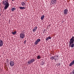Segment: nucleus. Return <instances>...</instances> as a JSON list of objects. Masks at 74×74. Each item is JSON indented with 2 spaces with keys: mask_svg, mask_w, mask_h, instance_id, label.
<instances>
[{
  "mask_svg": "<svg viewBox=\"0 0 74 74\" xmlns=\"http://www.w3.org/2000/svg\"><path fill=\"white\" fill-rule=\"evenodd\" d=\"M74 37L72 36L69 41V46L71 48H73L74 47Z\"/></svg>",
  "mask_w": 74,
  "mask_h": 74,
  "instance_id": "f257e3e1",
  "label": "nucleus"
},
{
  "mask_svg": "<svg viewBox=\"0 0 74 74\" xmlns=\"http://www.w3.org/2000/svg\"><path fill=\"white\" fill-rule=\"evenodd\" d=\"M3 5H5V6L4 7V10H6L7 8L8 7H9V5H10V4H9V3L7 1H3Z\"/></svg>",
  "mask_w": 74,
  "mask_h": 74,
  "instance_id": "f03ea898",
  "label": "nucleus"
},
{
  "mask_svg": "<svg viewBox=\"0 0 74 74\" xmlns=\"http://www.w3.org/2000/svg\"><path fill=\"white\" fill-rule=\"evenodd\" d=\"M34 61H35V59L33 58L31 60L28 61V63L29 64H32V63H33Z\"/></svg>",
  "mask_w": 74,
  "mask_h": 74,
  "instance_id": "7ed1b4c3",
  "label": "nucleus"
},
{
  "mask_svg": "<svg viewBox=\"0 0 74 74\" xmlns=\"http://www.w3.org/2000/svg\"><path fill=\"white\" fill-rule=\"evenodd\" d=\"M56 3V0H51V5H52V4L54 5Z\"/></svg>",
  "mask_w": 74,
  "mask_h": 74,
  "instance_id": "20e7f679",
  "label": "nucleus"
},
{
  "mask_svg": "<svg viewBox=\"0 0 74 74\" xmlns=\"http://www.w3.org/2000/svg\"><path fill=\"white\" fill-rule=\"evenodd\" d=\"M25 34L23 33H21L20 34V37L21 38H23L25 37Z\"/></svg>",
  "mask_w": 74,
  "mask_h": 74,
  "instance_id": "39448f33",
  "label": "nucleus"
},
{
  "mask_svg": "<svg viewBox=\"0 0 74 74\" xmlns=\"http://www.w3.org/2000/svg\"><path fill=\"white\" fill-rule=\"evenodd\" d=\"M40 41L41 39H38L35 42L34 44L35 45H37V44H38V43L39 42H40Z\"/></svg>",
  "mask_w": 74,
  "mask_h": 74,
  "instance_id": "423d86ee",
  "label": "nucleus"
},
{
  "mask_svg": "<svg viewBox=\"0 0 74 74\" xmlns=\"http://www.w3.org/2000/svg\"><path fill=\"white\" fill-rule=\"evenodd\" d=\"M10 66L12 67L14 66V62L13 61H10Z\"/></svg>",
  "mask_w": 74,
  "mask_h": 74,
  "instance_id": "0eeeda50",
  "label": "nucleus"
},
{
  "mask_svg": "<svg viewBox=\"0 0 74 74\" xmlns=\"http://www.w3.org/2000/svg\"><path fill=\"white\" fill-rule=\"evenodd\" d=\"M59 57H58V56H54V60H55V61H58V60L59 59Z\"/></svg>",
  "mask_w": 74,
  "mask_h": 74,
  "instance_id": "6e6552de",
  "label": "nucleus"
},
{
  "mask_svg": "<svg viewBox=\"0 0 74 74\" xmlns=\"http://www.w3.org/2000/svg\"><path fill=\"white\" fill-rule=\"evenodd\" d=\"M68 10L67 9H66L65 10H64L63 12L64 14V15H67L68 14Z\"/></svg>",
  "mask_w": 74,
  "mask_h": 74,
  "instance_id": "1a4fd4ad",
  "label": "nucleus"
},
{
  "mask_svg": "<svg viewBox=\"0 0 74 74\" xmlns=\"http://www.w3.org/2000/svg\"><path fill=\"white\" fill-rule=\"evenodd\" d=\"M3 45V42L2 40H0V47H2Z\"/></svg>",
  "mask_w": 74,
  "mask_h": 74,
  "instance_id": "9d476101",
  "label": "nucleus"
},
{
  "mask_svg": "<svg viewBox=\"0 0 74 74\" xmlns=\"http://www.w3.org/2000/svg\"><path fill=\"white\" fill-rule=\"evenodd\" d=\"M37 27L36 26L35 27L32 29L33 32H36L37 30Z\"/></svg>",
  "mask_w": 74,
  "mask_h": 74,
  "instance_id": "9b49d317",
  "label": "nucleus"
},
{
  "mask_svg": "<svg viewBox=\"0 0 74 74\" xmlns=\"http://www.w3.org/2000/svg\"><path fill=\"white\" fill-rule=\"evenodd\" d=\"M74 60H73L72 62L69 64V66H73V65H74Z\"/></svg>",
  "mask_w": 74,
  "mask_h": 74,
  "instance_id": "f8f14e48",
  "label": "nucleus"
},
{
  "mask_svg": "<svg viewBox=\"0 0 74 74\" xmlns=\"http://www.w3.org/2000/svg\"><path fill=\"white\" fill-rule=\"evenodd\" d=\"M21 4L22 6H25L26 5V3L24 2H21Z\"/></svg>",
  "mask_w": 74,
  "mask_h": 74,
  "instance_id": "ddd939ff",
  "label": "nucleus"
},
{
  "mask_svg": "<svg viewBox=\"0 0 74 74\" xmlns=\"http://www.w3.org/2000/svg\"><path fill=\"white\" fill-rule=\"evenodd\" d=\"M49 39L51 40V36L48 37L46 39V41H48V40H49Z\"/></svg>",
  "mask_w": 74,
  "mask_h": 74,
  "instance_id": "4468645a",
  "label": "nucleus"
},
{
  "mask_svg": "<svg viewBox=\"0 0 74 74\" xmlns=\"http://www.w3.org/2000/svg\"><path fill=\"white\" fill-rule=\"evenodd\" d=\"M50 59H51V60H53L54 59H55L54 56H52L50 58Z\"/></svg>",
  "mask_w": 74,
  "mask_h": 74,
  "instance_id": "2eb2a0df",
  "label": "nucleus"
},
{
  "mask_svg": "<svg viewBox=\"0 0 74 74\" xmlns=\"http://www.w3.org/2000/svg\"><path fill=\"white\" fill-rule=\"evenodd\" d=\"M44 18H45V16H44V15H43L41 17V20H43Z\"/></svg>",
  "mask_w": 74,
  "mask_h": 74,
  "instance_id": "dca6fc26",
  "label": "nucleus"
},
{
  "mask_svg": "<svg viewBox=\"0 0 74 74\" xmlns=\"http://www.w3.org/2000/svg\"><path fill=\"white\" fill-rule=\"evenodd\" d=\"M21 10H24V9H25L26 8L25 7H20L19 8Z\"/></svg>",
  "mask_w": 74,
  "mask_h": 74,
  "instance_id": "f3484780",
  "label": "nucleus"
},
{
  "mask_svg": "<svg viewBox=\"0 0 74 74\" xmlns=\"http://www.w3.org/2000/svg\"><path fill=\"white\" fill-rule=\"evenodd\" d=\"M16 10V9L15 8H13L11 9L12 11H14V10Z\"/></svg>",
  "mask_w": 74,
  "mask_h": 74,
  "instance_id": "a211bd4d",
  "label": "nucleus"
},
{
  "mask_svg": "<svg viewBox=\"0 0 74 74\" xmlns=\"http://www.w3.org/2000/svg\"><path fill=\"white\" fill-rule=\"evenodd\" d=\"M12 34H14V35H15L16 33V31H15L14 32H12Z\"/></svg>",
  "mask_w": 74,
  "mask_h": 74,
  "instance_id": "6ab92c4d",
  "label": "nucleus"
},
{
  "mask_svg": "<svg viewBox=\"0 0 74 74\" xmlns=\"http://www.w3.org/2000/svg\"><path fill=\"white\" fill-rule=\"evenodd\" d=\"M37 58L38 59H40L41 58V57H40V56H37Z\"/></svg>",
  "mask_w": 74,
  "mask_h": 74,
  "instance_id": "aec40b11",
  "label": "nucleus"
},
{
  "mask_svg": "<svg viewBox=\"0 0 74 74\" xmlns=\"http://www.w3.org/2000/svg\"><path fill=\"white\" fill-rule=\"evenodd\" d=\"M45 63L44 62H43V61H42L41 62V64H42V65H44Z\"/></svg>",
  "mask_w": 74,
  "mask_h": 74,
  "instance_id": "412c9836",
  "label": "nucleus"
},
{
  "mask_svg": "<svg viewBox=\"0 0 74 74\" xmlns=\"http://www.w3.org/2000/svg\"><path fill=\"white\" fill-rule=\"evenodd\" d=\"M26 40H25V41L24 42V44H25L26 43Z\"/></svg>",
  "mask_w": 74,
  "mask_h": 74,
  "instance_id": "4be33fe9",
  "label": "nucleus"
},
{
  "mask_svg": "<svg viewBox=\"0 0 74 74\" xmlns=\"http://www.w3.org/2000/svg\"><path fill=\"white\" fill-rule=\"evenodd\" d=\"M73 74H74V69L73 70Z\"/></svg>",
  "mask_w": 74,
  "mask_h": 74,
  "instance_id": "5701e85b",
  "label": "nucleus"
},
{
  "mask_svg": "<svg viewBox=\"0 0 74 74\" xmlns=\"http://www.w3.org/2000/svg\"><path fill=\"white\" fill-rule=\"evenodd\" d=\"M12 0V1H14V0Z\"/></svg>",
  "mask_w": 74,
  "mask_h": 74,
  "instance_id": "b1692460",
  "label": "nucleus"
},
{
  "mask_svg": "<svg viewBox=\"0 0 74 74\" xmlns=\"http://www.w3.org/2000/svg\"><path fill=\"white\" fill-rule=\"evenodd\" d=\"M1 15V14L0 13V16Z\"/></svg>",
  "mask_w": 74,
  "mask_h": 74,
  "instance_id": "393cba45",
  "label": "nucleus"
},
{
  "mask_svg": "<svg viewBox=\"0 0 74 74\" xmlns=\"http://www.w3.org/2000/svg\"><path fill=\"white\" fill-rule=\"evenodd\" d=\"M43 33H44V32H43Z\"/></svg>",
  "mask_w": 74,
  "mask_h": 74,
  "instance_id": "a878e982",
  "label": "nucleus"
},
{
  "mask_svg": "<svg viewBox=\"0 0 74 74\" xmlns=\"http://www.w3.org/2000/svg\"><path fill=\"white\" fill-rule=\"evenodd\" d=\"M59 64H60V63H59Z\"/></svg>",
  "mask_w": 74,
  "mask_h": 74,
  "instance_id": "bb28decb",
  "label": "nucleus"
}]
</instances>
